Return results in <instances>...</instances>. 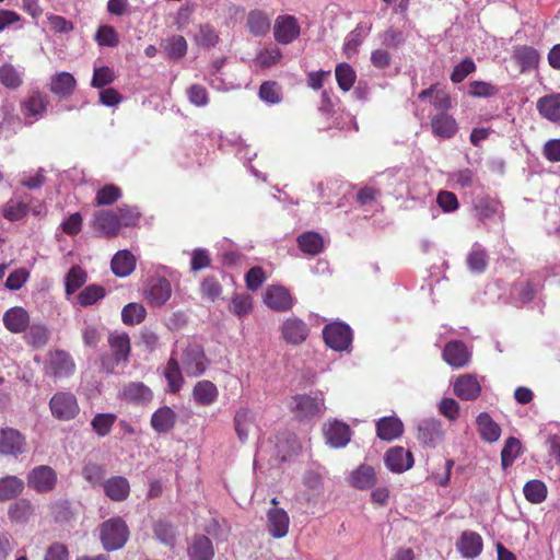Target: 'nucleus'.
I'll return each instance as SVG.
<instances>
[{"mask_svg": "<svg viewBox=\"0 0 560 560\" xmlns=\"http://www.w3.org/2000/svg\"><path fill=\"white\" fill-rule=\"evenodd\" d=\"M130 536L129 528L121 517H112L100 525V539L106 551L121 549Z\"/></svg>", "mask_w": 560, "mask_h": 560, "instance_id": "obj_1", "label": "nucleus"}, {"mask_svg": "<svg viewBox=\"0 0 560 560\" xmlns=\"http://www.w3.org/2000/svg\"><path fill=\"white\" fill-rule=\"evenodd\" d=\"M44 374L50 378L63 380L73 375L75 362L72 355L62 349L50 350L45 355Z\"/></svg>", "mask_w": 560, "mask_h": 560, "instance_id": "obj_2", "label": "nucleus"}, {"mask_svg": "<svg viewBox=\"0 0 560 560\" xmlns=\"http://www.w3.org/2000/svg\"><path fill=\"white\" fill-rule=\"evenodd\" d=\"M49 408L51 415L61 421L72 420L80 412L77 397L70 392H58L54 394L49 400Z\"/></svg>", "mask_w": 560, "mask_h": 560, "instance_id": "obj_3", "label": "nucleus"}, {"mask_svg": "<svg viewBox=\"0 0 560 560\" xmlns=\"http://www.w3.org/2000/svg\"><path fill=\"white\" fill-rule=\"evenodd\" d=\"M209 364L203 348L196 343L189 342L183 350L182 366L188 376H199L205 373Z\"/></svg>", "mask_w": 560, "mask_h": 560, "instance_id": "obj_4", "label": "nucleus"}, {"mask_svg": "<svg viewBox=\"0 0 560 560\" xmlns=\"http://www.w3.org/2000/svg\"><path fill=\"white\" fill-rule=\"evenodd\" d=\"M28 488L37 493L51 492L58 482L57 472L48 465L34 467L26 477Z\"/></svg>", "mask_w": 560, "mask_h": 560, "instance_id": "obj_5", "label": "nucleus"}, {"mask_svg": "<svg viewBox=\"0 0 560 560\" xmlns=\"http://www.w3.org/2000/svg\"><path fill=\"white\" fill-rule=\"evenodd\" d=\"M172 295L171 282L164 277H151L147 280L143 296L155 307L163 306Z\"/></svg>", "mask_w": 560, "mask_h": 560, "instance_id": "obj_6", "label": "nucleus"}, {"mask_svg": "<svg viewBox=\"0 0 560 560\" xmlns=\"http://www.w3.org/2000/svg\"><path fill=\"white\" fill-rule=\"evenodd\" d=\"M292 411L300 419L319 417L325 411L324 398L322 395L312 397L308 395H295L290 404Z\"/></svg>", "mask_w": 560, "mask_h": 560, "instance_id": "obj_7", "label": "nucleus"}, {"mask_svg": "<svg viewBox=\"0 0 560 560\" xmlns=\"http://www.w3.org/2000/svg\"><path fill=\"white\" fill-rule=\"evenodd\" d=\"M323 337L329 348L336 351H345L351 345L352 331L343 323H331L324 327Z\"/></svg>", "mask_w": 560, "mask_h": 560, "instance_id": "obj_8", "label": "nucleus"}, {"mask_svg": "<svg viewBox=\"0 0 560 560\" xmlns=\"http://www.w3.org/2000/svg\"><path fill=\"white\" fill-rule=\"evenodd\" d=\"M26 451L25 436L13 428L0 429V455L18 457Z\"/></svg>", "mask_w": 560, "mask_h": 560, "instance_id": "obj_9", "label": "nucleus"}, {"mask_svg": "<svg viewBox=\"0 0 560 560\" xmlns=\"http://www.w3.org/2000/svg\"><path fill=\"white\" fill-rule=\"evenodd\" d=\"M323 432L326 443L334 448H341L348 445L351 440L350 427L339 420H329L324 423Z\"/></svg>", "mask_w": 560, "mask_h": 560, "instance_id": "obj_10", "label": "nucleus"}, {"mask_svg": "<svg viewBox=\"0 0 560 560\" xmlns=\"http://www.w3.org/2000/svg\"><path fill=\"white\" fill-rule=\"evenodd\" d=\"M300 25L293 15H279L273 26L275 39L282 45L294 42L300 36Z\"/></svg>", "mask_w": 560, "mask_h": 560, "instance_id": "obj_11", "label": "nucleus"}, {"mask_svg": "<svg viewBox=\"0 0 560 560\" xmlns=\"http://www.w3.org/2000/svg\"><path fill=\"white\" fill-rule=\"evenodd\" d=\"M443 435L442 424L436 419H423L418 424L417 438L425 447H436L442 442Z\"/></svg>", "mask_w": 560, "mask_h": 560, "instance_id": "obj_12", "label": "nucleus"}, {"mask_svg": "<svg viewBox=\"0 0 560 560\" xmlns=\"http://www.w3.org/2000/svg\"><path fill=\"white\" fill-rule=\"evenodd\" d=\"M474 211L479 221L487 224L495 217L503 221V208L498 199L489 196L479 197L474 201Z\"/></svg>", "mask_w": 560, "mask_h": 560, "instance_id": "obj_13", "label": "nucleus"}, {"mask_svg": "<svg viewBox=\"0 0 560 560\" xmlns=\"http://www.w3.org/2000/svg\"><path fill=\"white\" fill-rule=\"evenodd\" d=\"M384 460L386 467L396 474H401L413 466L412 453L401 446L390 447L385 453Z\"/></svg>", "mask_w": 560, "mask_h": 560, "instance_id": "obj_14", "label": "nucleus"}, {"mask_svg": "<svg viewBox=\"0 0 560 560\" xmlns=\"http://www.w3.org/2000/svg\"><path fill=\"white\" fill-rule=\"evenodd\" d=\"M310 329L307 325L298 317L287 318L281 326V336L287 343L298 346L303 343Z\"/></svg>", "mask_w": 560, "mask_h": 560, "instance_id": "obj_15", "label": "nucleus"}, {"mask_svg": "<svg viewBox=\"0 0 560 560\" xmlns=\"http://www.w3.org/2000/svg\"><path fill=\"white\" fill-rule=\"evenodd\" d=\"M264 302L277 312H287L293 306V299L289 290L281 285L269 287L265 292Z\"/></svg>", "mask_w": 560, "mask_h": 560, "instance_id": "obj_16", "label": "nucleus"}, {"mask_svg": "<svg viewBox=\"0 0 560 560\" xmlns=\"http://www.w3.org/2000/svg\"><path fill=\"white\" fill-rule=\"evenodd\" d=\"M443 360L455 369L463 368L470 360V352L464 342L454 340L445 345L442 353Z\"/></svg>", "mask_w": 560, "mask_h": 560, "instance_id": "obj_17", "label": "nucleus"}, {"mask_svg": "<svg viewBox=\"0 0 560 560\" xmlns=\"http://www.w3.org/2000/svg\"><path fill=\"white\" fill-rule=\"evenodd\" d=\"M3 325L12 334L25 332L30 325V315L21 306H14L3 314Z\"/></svg>", "mask_w": 560, "mask_h": 560, "instance_id": "obj_18", "label": "nucleus"}, {"mask_svg": "<svg viewBox=\"0 0 560 560\" xmlns=\"http://www.w3.org/2000/svg\"><path fill=\"white\" fill-rule=\"evenodd\" d=\"M457 549L464 558L474 559L482 551V538L475 532H463L457 544Z\"/></svg>", "mask_w": 560, "mask_h": 560, "instance_id": "obj_19", "label": "nucleus"}, {"mask_svg": "<svg viewBox=\"0 0 560 560\" xmlns=\"http://www.w3.org/2000/svg\"><path fill=\"white\" fill-rule=\"evenodd\" d=\"M94 226L106 237L116 236L120 230L118 214L108 210L97 211L94 215Z\"/></svg>", "mask_w": 560, "mask_h": 560, "instance_id": "obj_20", "label": "nucleus"}, {"mask_svg": "<svg viewBox=\"0 0 560 560\" xmlns=\"http://www.w3.org/2000/svg\"><path fill=\"white\" fill-rule=\"evenodd\" d=\"M77 80L67 71L57 72L50 79L49 90L59 98H67L74 92Z\"/></svg>", "mask_w": 560, "mask_h": 560, "instance_id": "obj_21", "label": "nucleus"}, {"mask_svg": "<svg viewBox=\"0 0 560 560\" xmlns=\"http://www.w3.org/2000/svg\"><path fill=\"white\" fill-rule=\"evenodd\" d=\"M268 530L275 538H283L289 532L290 518L288 513L280 508H272L268 511Z\"/></svg>", "mask_w": 560, "mask_h": 560, "instance_id": "obj_22", "label": "nucleus"}, {"mask_svg": "<svg viewBox=\"0 0 560 560\" xmlns=\"http://www.w3.org/2000/svg\"><path fill=\"white\" fill-rule=\"evenodd\" d=\"M105 494L116 502L125 501L130 493V485L122 476H113L103 482Z\"/></svg>", "mask_w": 560, "mask_h": 560, "instance_id": "obj_23", "label": "nucleus"}, {"mask_svg": "<svg viewBox=\"0 0 560 560\" xmlns=\"http://www.w3.org/2000/svg\"><path fill=\"white\" fill-rule=\"evenodd\" d=\"M110 268L115 276L128 277L136 268V257L127 249L118 250L112 258Z\"/></svg>", "mask_w": 560, "mask_h": 560, "instance_id": "obj_24", "label": "nucleus"}, {"mask_svg": "<svg viewBox=\"0 0 560 560\" xmlns=\"http://www.w3.org/2000/svg\"><path fill=\"white\" fill-rule=\"evenodd\" d=\"M481 387L471 375L459 376L454 384L455 395L463 400H474L480 395Z\"/></svg>", "mask_w": 560, "mask_h": 560, "instance_id": "obj_25", "label": "nucleus"}, {"mask_svg": "<svg viewBox=\"0 0 560 560\" xmlns=\"http://www.w3.org/2000/svg\"><path fill=\"white\" fill-rule=\"evenodd\" d=\"M539 114L553 122L560 121V93L545 95L537 101Z\"/></svg>", "mask_w": 560, "mask_h": 560, "instance_id": "obj_26", "label": "nucleus"}, {"mask_svg": "<svg viewBox=\"0 0 560 560\" xmlns=\"http://www.w3.org/2000/svg\"><path fill=\"white\" fill-rule=\"evenodd\" d=\"M404 432V424L396 417L381 418L376 423V433L381 440L393 441Z\"/></svg>", "mask_w": 560, "mask_h": 560, "instance_id": "obj_27", "label": "nucleus"}, {"mask_svg": "<svg viewBox=\"0 0 560 560\" xmlns=\"http://www.w3.org/2000/svg\"><path fill=\"white\" fill-rule=\"evenodd\" d=\"M176 423V413L168 406L159 408L151 417V425L158 433H168Z\"/></svg>", "mask_w": 560, "mask_h": 560, "instance_id": "obj_28", "label": "nucleus"}, {"mask_svg": "<svg viewBox=\"0 0 560 560\" xmlns=\"http://www.w3.org/2000/svg\"><path fill=\"white\" fill-rule=\"evenodd\" d=\"M431 128L435 136L444 139L455 136L458 129L456 120L445 113H440L431 119Z\"/></svg>", "mask_w": 560, "mask_h": 560, "instance_id": "obj_29", "label": "nucleus"}, {"mask_svg": "<svg viewBox=\"0 0 560 560\" xmlns=\"http://www.w3.org/2000/svg\"><path fill=\"white\" fill-rule=\"evenodd\" d=\"M190 560H212L214 550L212 541L205 535L195 536L188 547Z\"/></svg>", "mask_w": 560, "mask_h": 560, "instance_id": "obj_30", "label": "nucleus"}, {"mask_svg": "<svg viewBox=\"0 0 560 560\" xmlns=\"http://www.w3.org/2000/svg\"><path fill=\"white\" fill-rule=\"evenodd\" d=\"M480 438L489 443L497 442L501 435L500 425L487 412H481L476 419Z\"/></svg>", "mask_w": 560, "mask_h": 560, "instance_id": "obj_31", "label": "nucleus"}, {"mask_svg": "<svg viewBox=\"0 0 560 560\" xmlns=\"http://www.w3.org/2000/svg\"><path fill=\"white\" fill-rule=\"evenodd\" d=\"M47 106V96L40 92H34L21 104V109L25 117L37 119L44 115Z\"/></svg>", "mask_w": 560, "mask_h": 560, "instance_id": "obj_32", "label": "nucleus"}, {"mask_svg": "<svg viewBox=\"0 0 560 560\" xmlns=\"http://www.w3.org/2000/svg\"><path fill=\"white\" fill-rule=\"evenodd\" d=\"M50 330L45 324H32L28 325L24 340L34 349L44 348L50 339Z\"/></svg>", "mask_w": 560, "mask_h": 560, "instance_id": "obj_33", "label": "nucleus"}, {"mask_svg": "<svg viewBox=\"0 0 560 560\" xmlns=\"http://www.w3.org/2000/svg\"><path fill=\"white\" fill-rule=\"evenodd\" d=\"M514 60L521 68V72L534 69L539 63V52L530 46L516 47L513 55Z\"/></svg>", "mask_w": 560, "mask_h": 560, "instance_id": "obj_34", "label": "nucleus"}, {"mask_svg": "<svg viewBox=\"0 0 560 560\" xmlns=\"http://www.w3.org/2000/svg\"><path fill=\"white\" fill-rule=\"evenodd\" d=\"M108 343L113 351L115 361L125 362L130 353V338L126 332H113L108 336Z\"/></svg>", "mask_w": 560, "mask_h": 560, "instance_id": "obj_35", "label": "nucleus"}, {"mask_svg": "<svg viewBox=\"0 0 560 560\" xmlns=\"http://www.w3.org/2000/svg\"><path fill=\"white\" fill-rule=\"evenodd\" d=\"M124 399L133 404H147L152 397V390L141 382H131L122 389Z\"/></svg>", "mask_w": 560, "mask_h": 560, "instance_id": "obj_36", "label": "nucleus"}, {"mask_svg": "<svg viewBox=\"0 0 560 560\" xmlns=\"http://www.w3.org/2000/svg\"><path fill=\"white\" fill-rule=\"evenodd\" d=\"M24 71L12 63L0 67V83L9 90H18L23 84Z\"/></svg>", "mask_w": 560, "mask_h": 560, "instance_id": "obj_37", "label": "nucleus"}, {"mask_svg": "<svg viewBox=\"0 0 560 560\" xmlns=\"http://www.w3.org/2000/svg\"><path fill=\"white\" fill-rule=\"evenodd\" d=\"M192 396L199 405L209 406L217 400L218 388L210 381H200L195 385Z\"/></svg>", "mask_w": 560, "mask_h": 560, "instance_id": "obj_38", "label": "nucleus"}, {"mask_svg": "<svg viewBox=\"0 0 560 560\" xmlns=\"http://www.w3.org/2000/svg\"><path fill=\"white\" fill-rule=\"evenodd\" d=\"M300 249L307 255H318L324 249V241L317 232H304L298 237Z\"/></svg>", "mask_w": 560, "mask_h": 560, "instance_id": "obj_39", "label": "nucleus"}, {"mask_svg": "<svg viewBox=\"0 0 560 560\" xmlns=\"http://www.w3.org/2000/svg\"><path fill=\"white\" fill-rule=\"evenodd\" d=\"M24 482L16 476H7L0 479V502L12 500L22 493Z\"/></svg>", "mask_w": 560, "mask_h": 560, "instance_id": "obj_40", "label": "nucleus"}, {"mask_svg": "<svg viewBox=\"0 0 560 560\" xmlns=\"http://www.w3.org/2000/svg\"><path fill=\"white\" fill-rule=\"evenodd\" d=\"M270 19L266 13L254 10L248 13L247 26L248 31L255 36H264L270 30Z\"/></svg>", "mask_w": 560, "mask_h": 560, "instance_id": "obj_41", "label": "nucleus"}, {"mask_svg": "<svg viewBox=\"0 0 560 560\" xmlns=\"http://www.w3.org/2000/svg\"><path fill=\"white\" fill-rule=\"evenodd\" d=\"M235 431L241 442L248 439L249 431L254 427V417L247 408L236 411L234 417Z\"/></svg>", "mask_w": 560, "mask_h": 560, "instance_id": "obj_42", "label": "nucleus"}, {"mask_svg": "<svg viewBox=\"0 0 560 560\" xmlns=\"http://www.w3.org/2000/svg\"><path fill=\"white\" fill-rule=\"evenodd\" d=\"M376 482L375 470L371 466L361 465L351 475V485L358 489H368Z\"/></svg>", "mask_w": 560, "mask_h": 560, "instance_id": "obj_43", "label": "nucleus"}, {"mask_svg": "<svg viewBox=\"0 0 560 560\" xmlns=\"http://www.w3.org/2000/svg\"><path fill=\"white\" fill-rule=\"evenodd\" d=\"M467 266L474 273H482L488 266V255L485 248L475 244L467 256Z\"/></svg>", "mask_w": 560, "mask_h": 560, "instance_id": "obj_44", "label": "nucleus"}, {"mask_svg": "<svg viewBox=\"0 0 560 560\" xmlns=\"http://www.w3.org/2000/svg\"><path fill=\"white\" fill-rule=\"evenodd\" d=\"M34 514L31 501L21 499L9 506L8 515L11 521L26 523Z\"/></svg>", "mask_w": 560, "mask_h": 560, "instance_id": "obj_45", "label": "nucleus"}, {"mask_svg": "<svg viewBox=\"0 0 560 560\" xmlns=\"http://www.w3.org/2000/svg\"><path fill=\"white\" fill-rule=\"evenodd\" d=\"M145 316V307L140 303H128L121 310V320L125 325H138L144 320Z\"/></svg>", "mask_w": 560, "mask_h": 560, "instance_id": "obj_46", "label": "nucleus"}, {"mask_svg": "<svg viewBox=\"0 0 560 560\" xmlns=\"http://www.w3.org/2000/svg\"><path fill=\"white\" fill-rule=\"evenodd\" d=\"M164 375L167 381L168 390L171 393L179 392L183 386L184 378L180 372L179 363L175 358L172 357L168 360Z\"/></svg>", "mask_w": 560, "mask_h": 560, "instance_id": "obj_47", "label": "nucleus"}, {"mask_svg": "<svg viewBox=\"0 0 560 560\" xmlns=\"http://www.w3.org/2000/svg\"><path fill=\"white\" fill-rule=\"evenodd\" d=\"M522 453V444L518 439L510 436L506 439L501 451V465L509 468Z\"/></svg>", "mask_w": 560, "mask_h": 560, "instance_id": "obj_48", "label": "nucleus"}, {"mask_svg": "<svg viewBox=\"0 0 560 560\" xmlns=\"http://www.w3.org/2000/svg\"><path fill=\"white\" fill-rule=\"evenodd\" d=\"M523 492L525 498L534 504L541 503L547 498V487L538 479L527 481Z\"/></svg>", "mask_w": 560, "mask_h": 560, "instance_id": "obj_49", "label": "nucleus"}, {"mask_svg": "<svg viewBox=\"0 0 560 560\" xmlns=\"http://www.w3.org/2000/svg\"><path fill=\"white\" fill-rule=\"evenodd\" d=\"M88 279L86 272L79 266H73L67 273L65 287L67 295L73 294Z\"/></svg>", "mask_w": 560, "mask_h": 560, "instance_id": "obj_50", "label": "nucleus"}, {"mask_svg": "<svg viewBox=\"0 0 560 560\" xmlns=\"http://www.w3.org/2000/svg\"><path fill=\"white\" fill-rule=\"evenodd\" d=\"M106 294L104 287L98 284H90L85 287L78 295V303L88 307L102 300Z\"/></svg>", "mask_w": 560, "mask_h": 560, "instance_id": "obj_51", "label": "nucleus"}, {"mask_svg": "<svg viewBox=\"0 0 560 560\" xmlns=\"http://www.w3.org/2000/svg\"><path fill=\"white\" fill-rule=\"evenodd\" d=\"M335 74H336V80H337L338 86L342 91L347 92L353 86V84L355 82L357 74L350 65H348L346 62L339 63L336 67Z\"/></svg>", "mask_w": 560, "mask_h": 560, "instance_id": "obj_52", "label": "nucleus"}, {"mask_svg": "<svg viewBox=\"0 0 560 560\" xmlns=\"http://www.w3.org/2000/svg\"><path fill=\"white\" fill-rule=\"evenodd\" d=\"M164 50L168 57L173 59H180L187 52V42L180 35L172 36L165 42Z\"/></svg>", "mask_w": 560, "mask_h": 560, "instance_id": "obj_53", "label": "nucleus"}, {"mask_svg": "<svg viewBox=\"0 0 560 560\" xmlns=\"http://www.w3.org/2000/svg\"><path fill=\"white\" fill-rule=\"evenodd\" d=\"M195 42L201 47L211 48L218 44L219 35L209 24L200 25L198 33L195 35Z\"/></svg>", "mask_w": 560, "mask_h": 560, "instance_id": "obj_54", "label": "nucleus"}, {"mask_svg": "<svg viewBox=\"0 0 560 560\" xmlns=\"http://www.w3.org/2000/svg\"><path fill=\"white\" fill-rule=\"evenodd\" d=\"M117 417L114 413H97L91 421L93 430L100 435L105 436L110 432Z\"/></svg>", "mask_w": 560, "mask_h": 560, "instance_id": "obj_55", "label": "nucleus"}, {"mask_svg": "<svg viewBox=\"0 0 560 560\" xmlns=\"http://www.w3.org/2000/svg\"><path fill=\"white\" fill-rule=\"evenodd\" d=\"M511 294L516 302L525 304L534 299L536 289L530 282H521L513 285Z\"/></svg>", "mask_w": 560, "mask_h": 560, "instance_id": "obj_56", "label": "nucleus"}, {"mask_svg": "<svg viewBox=\"0 0 560 560\" xmlns=\"http://www.w3.org/2000/svg\"><path fill=\"white\" fill-rule=\"evenodd\" d=\"M95 39L100 46L115 47L119 44V36L113 26H100Z\"/></svg>", "mask_w": 560, "mask_h": 560, "instance_id": "obj_57", "label": "nucleus"}, {"mask_svg": "<svg viewBox=\"0 0 560 560\" xmlns=\"http://www.w3.org/2000/svg\"><path fill=\"white\" fill-rule=\"evenodd\" d=\"M28 205L21 201L10 200L3 209V217L9 221H18L26 217Z\"/></svg>", "mask_w": 560, "mask_h": 560, "instance_id": "obj_58", "label": "nucleus"}, {"mask_svg": "<svg viewBox=\"0 0 560 560\" xmlns=\"http://www.w3.org/2000/svg\"><path fill=\"white\" fill-rule=\"evenodd\" d=\"M121 196L120 189L115 185H106L101 188L96 194V205L107 206L117 201Z\"/></svg>", "mask_w": 560, "mask_h": 560, "instance_id": "obj_59", "label": "nucleus"}, {"mask_svg": "<svg viewBox=\"0 0 560 560\" xmlns=\"http://www.w3.org/2000/svg\"><path fill=\"white\" fill-rule=\"evenodd\" d=\"M82 476L91 486L95 487L102 483L105 476V469L98 464L89 463L83 467Z\"/></svg>", "mask_w": 560, "mask_h": 560, "instance_id": "obj_60", "label": "nucleus"}, {"mask_svg": "<svg viewBox=\"0 0 560 560\" xmlns=\"http://www.w3.org/2000/svg\"><path fill=\"white\" fill-rule=\"evenodd\" d=\"M154 535L163 544L174 546L175 544V529L166 522H158L154 525Z\"/></svg>", "mask_w": 560, "mask_h": 560, "instance_id": "obj_61", "label": "nucleus"}, {"mask_svg": "<svg viewBox=\"0 0 560 560\" xmlns=\"http://www.w3.org/2000/svg\"><path fill=\"white\" fill-rule=\"evenodd\" d=\"M252 307V298L248 294L235 295L230 305L231 312L238 317L248 314Z\"/></svg>", "mask_w": 560, "mask_h": 560, "instance_id": "obj_62", "label": "nucleus"}, {"mask_svg": "<svg viewBox=\"0 0 560 560\" xmlns=\"http://www.w3.org/2000/svg\"><path fill=\"white\" fill-rule=\"evenodd\" d=\"M476 70V65L471 58H465L462 62L455 66L451 80L454 83L464 81L471 72Z\"/></svg>", "mask_w": 560, "mask_h": 560, "instance_id": "obj_63", "label": "nucleus"}, {"mask_svg": "<svg viewBox=\"0 0 560 560\" xmlns=\"http://www.w3.org/2000/svg\"><path fill=\"white\" fill-rule=\"evenodd\" d=\"M115 80L114 71L108 67H100L94 69L92 86L102 89L110 84Z\"/></svg>", "mask_w": 560, "mask_h": 560, "instance_id": "obj_64", "label": "nucleus"}]
</instances>
